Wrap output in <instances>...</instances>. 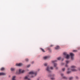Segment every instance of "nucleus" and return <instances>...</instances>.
<instances>
[{
    "label": "nucleus",
    "mask_w": 80,
    "mask_h": 80,
    "mask_svg": "<svg viewBox=\"0 0 80 80\" xmlns=\"http://www.w3.org/2000/svg\"><path fill=\"white\" fill-rule=\"evenodd\" d=\"M40 70V69H37V71H31L29 72V74L30 75H32L30 77V78H34V77H35L38 74V72H39Z\"/></svg>",
    "instance_id": "obj_1"
},
{
    "label": "nucleus",
    "mask_w": 80,
    "mask_h": 80,
    "mask_svg": "<svg viewBox=\"0 0 80 80\" xmlns=\"http://www.w3.org/2000/svg\"><path fill=\"white\" fill-rule=\"evenodd\" d=\"M63 54L64 55V58H65L66 59H69L70 58V55L67 53V52H64Z\"/></svg>",
    "instance_id": "obj_2"
},
{
    "label": "nucleus",
    "mask_w": 80,
    "mask_h": 80,
    "mask_svg": "<svg viewBox=\"0 0 80 80\" xmlns=\"http://www.w3.org/2000/svg\"><path fill=\"white\" fill-rule=\"evenodd\" d=\"M76 68V66L74 65H72L71 67V70L72 72H76L77 70L75 68Z\"/></svg>",
    "instance_id": "obj_3"
},
{
    "label": "nucleus",
    "mask_w": 80,
    "mask_h": 80,
    "mask_svg": "<svg viewBox=\"0 0 80 80\" xmlns=\"http://www.w3.org/2000/svg\"><path fill=\"white\" fill-rule=\"evenodd\" d=\"M45 70L46 71H47V72H48L49 73H51L52 72V71L50 70V67L49 66L47 67L46 68Z\"/></svg>",
    "instance_id": "obj_4"
},
{
    "label": "nucleus",
    "mask_w": 80,
    "mask_h": 80,
    "mask_svg": "<svg viewBox=\"0 0 80 80\" xmlns=\"http://www.w3.org/2000/svg\"><path fill=\"white\" fill-rule=\"evenodd\" d=\"M50 58V56H46L43 57V59L44 60H47L48 58Z\"/></svg>",
    "instance_id": "obj_5"
},
{
    "label": "nucleus",
    "mask_w": 80,
    "mask_h": 80,
    "mask_svg": "<svg viewBox=\"0 0 80 80\" xmlns=\"http://www.w3.org/2000/svg\"><path fill=\"white\" fill-rule=\"evenodd\" d=\"M70 55L71 56V58L72 60H73V56L75 55V54L72 52H71L70 53Z\"/></svg>",
    "instance_id": "obj_6"
},
{
    "label": "nucleus",
    "mask_w": 80,
    "mask_h": 80,
    "mask_svg": "<svg viewBox=\"0 0 80 80\" xmlns=\"http://www.w3.org/2000/svg\"><path fill=\"white\" fill-rule=\"evenodd\" d=\"M48 77H55V74H50L48 75Z\"/></svg>",
    "instance_id": "obj_7"
},
{
    "label": "nucleus",
    "mask_w": 80,
    "mask_h": 80,
    "mask_svg": "<svg viewBox=\"0 0 80 80\" xmlns=\"http://www.w3.org/2000/svg\"><path fill=\"white\" fill-rule=\"evenodd\" d=\"M68 71L67 72V73L68 74H69V73H71V71H70V68H68L67 69Z\"/></svg>",
    "instance_id": "obj_8"
},
{
    "label": "nucleus",
    "mask_w": 80,
    "mask_h": 80,
    "mask_svg": "<svg viewBox=\"0 0 80 80\" xmlns=\"http://www.w3.org/2000/svg\"><path fill=\"white\" fill-rule=\"evenodd\" d=\"M58 62V60H55L54 61H51V62L52 63H55V62Z\"/></svg>",
    "instance_id": "obj_9"
},
{
    "label": "nucleus",
    "mask_w": 80,
    "mask_h": 80,
    "mask_svg": "<svg viewBox=\"0 0 80 80\" xmlns=\"http://www.w3.org/2000/svg\"><path fill=\"white\" fill-rule=\"evenodd\" d=\"M6 73L3 72H0V75H5Z\"/></svg>",
    "instance_id": "obj_10"
},
{
    "label": "nucleus",
    "mask_w": 80,
    "mask_h": 80,
    "mask_svg": "<svg viewBox=\"0 0 80 80\" xmlns=\"http://www.w3.org/2000/svg\"><path fill=\"white\" fill-rule=\"evenodd\" d=\"M24 80H28V79H30V78H28V77H27V76H26L24 78Z\"/></svg>",
    "instance_id": "obj_11"
},
{
    "label": "nucleus",
    "mask_w": 80,
    "mask_h": 80,
    "mask_svg": "<svg viewBox=\"0 0 80 80\" xmlns=\"http://www.w3.org/2000/svg\"><path fill=\"white\" fill-rule=\"evenodd\" d=\"M25 73V70H22V69H20V73Z\"/></svg>",
    "instance_id": "obj_12"
},
{
    "label": "nucleus",
    "mask_w": 80,
    "mask_h": 80,
    "mask_svg": "<svg viewBox=\"0 0 80 80\" xmlns=\"http://www.w3.org/2000/svg\"><path fill=\"white\" fill-rule=\"evenodd\" d=\"M25 60L26 62H28L29 61V59L28 58H25Z\"/></svg>",
    "instance_id": "obj_13"
},
{
    "label": "nucleus",
    "mask_w": 80,
    "mask_h": 80,
    "mask_svg": "<svg viewBox=\"0 0 80 80\" xmlns=\"http://www.w3.org/2000/svg\"><path fill=\"white\" fill-rule=\"evenodd\" d=\"M60 48V46H57L56 47H55V49L56 50H58Z\"/></svg>",
    "instance_id": "obj_14"
},
{
    "label": "nucleus",
    "mask_w": 80,
    "mask_h": 80,
    "mask_svg": "<svg viewBox=\"0 0 80 80\" xmlns=\"http://www.w3.org/2000/svg\"><path fill=\"white\" fill-rule=\"evenodd\" d=\"M66 64H68V63H70V61L68 60H66Z\"/></svg>",
    "instance_id": "obj_15"
},
{
    "label": "nucleus",
    "mask_w": 80,
    "mask_h": 80,
    "mask_svg": "<svg viewBox=\"0 0 80 80\" xmlns=\"http://www.w3.org/2000/svg\"><path fill=\"white\" fill-rule=\"evenodd\" d=\"M54 65V67L55 68V67H57V63H53Z\"/></svg>",
    "instance_id": "obj_16"
},
{
    "label": "nucleus",
    "mask_w": 80,
    "mask_h": 80,
    "mask_svg": "<svg viewBox=\"0 0 80 80\" xmlns=\"http://www.w3.org/2000/svg\"><path fill=\"white\" fill-rule=\"evenodd\" d=\"M31 66V64H28V65H27V68H30V67Z\"/></svg>",
    "instance_id": "obj_17"
},
{
    "label": "nucleus",
    "mask_w": 80,
    "mask_h": 80,
    "mask_svg": "<svg viewBox=\"0 0 80 80\" xmlns=\"http://www.w3.org/2000/svg\"><path fill=\"white\" fill-rule=\"evenodd\" d=\"M62 78H63V79H64L65 80H67V77L65 76H63Z\"/></svg>",
    "instance_id": "obj_18"
},
{
    "label": "nucleus",
    "mask_w": 80,
    "mask_h": 80,
    "mask_svg": "<svg viewBox=\"0 0 80 80\" xmlns=\"http://www.w3.org/2000/svg\"><path fill=\"white\" fill-rule=\"evenodd\" d=\"M16 66H18V67H20V63H19V64H18V63H17L16 64Z\"/></svg>",
    "instance_id": "obj_19"
},
{
    "label": "nucleus",
    "mask_w": 80,
    "mask_h": 80,
    "mask_svg": "<svg viewBox=\"0 0 80 80\" xmlns=\"http://www.w3.org/2000/svg\"><path fill=\"white\" fill-rule=\"evenodd\" d=\"M11 71H15V68H11Z\"/></svg>",
    "instance_id": "obj_20"
},
{
    "label": "nucleus",
    "mask_w": 80,
    "mask_h": 80,
    "mask_svg": "<svg viewBox=\"0 0 80 80\" xmlns=\"http://www.w3.org/2000/svg\"><path fill=\"white\" fill-rule=\"evenodd\" d=\"M15 77H16V76H14L12 77V80H15Z\"/></svg>",
    "instance_id": "obj_21"
},
{
    "label": "nucleus",
    "mask_w": 80,
    "mask_h": 80,
    "mask_svg": "<svg viewBox=\"0 0 80 80\" xmlns=\"http://www.w3.org/2000/svg\"><path fill=\"white\" fill-rule=\"evenodd\" d=\"M60 75L61 76V77L62 78L64 76V74L63 73H61L60 74Z\"/></svg>",
    "instance_id": "obj_22"
},
{
    "label": "nucleus",
    "mask_w": 80,
    "mask_h": 80,
    "mask_svg": "<svg viewBox=\"0 0 80 80\" xmlns=\"http://www.w3.org/2000/svg\"><path fill=\"white\" fill-rule=\"evenodd\" d=\"M62 70L63 72H65V68H62Z\"/></svg>",
    "instance_id": "obj_23"
},
{
    "label": "nucleus",
    "mask_w": 80,
    "mask_h": 80,
    "mask_svg": "<svg viewBox=\"0 0 80 80\" xmlns=\"http://www.w3.org/2000/svg\"><path fill=\"white\" fill-rule=\"evenodd\" d=\"M73 78V77H70L69 78V80H72Z\"/></svg>",
    "instance_id": "obj_24"
},
{
    "label": "nucleus",
    "mask_w": 80,
    "mask_h": 80,
    "mask_svg": "<svg viewBox=\"0 0 80 80\" xmlns=\"http://www.w3.org/2000/svg\"><path fill=\"white\" fill-rule=\"evenodd\" d=\"M5 70V68H2L0 69V70L1 71H2V70Z\"/></svg>",
    "instance_id": "obj_25"
},
{
    "label": "nucleus",
    "mask_w": 80,
    "mask_h": 80,
    "mask_svg": "<svg viewBox=\"0 0 80 80\" xmlns=\"http://www.w3.org/2000/svg\"><path fill=\"white\" fill-rule=\"evenodd\" d=\"M44 66H45L46 67H47V65H48V63H45L44 64Z\"/></svg>",
    "instance_id": "obj_26"
},
{
    "label": "nucleus",
    "mask_w": 80,
    "mask_h": 80,
    "mask_svg": "<svg viewBox=\"0 0 80 80\" xmlns=\"http://www.w3.org/2000/svg\"><path fill=\"white\" fill-rule=\"evenodd\" d=\"M61 58V57H59L57 58V60H60Z\"/></svg>",
    "instance_id": "obj_27"
},
{
    "label": "nucleus",
    "mask_w": 80,
    "mask_h": 80,
    "mask_svg": "<svg viewBox=\"0 0 80 80\" xmlns=\"http://www.w3.org/2000/svg\"><path fill=\"white\" fill-rule=\"evenodd\" d=\"M41 50H42V52H45V50H44V49H43L42 48H40Z\"/></svg>",
    "instance_id": "obj_28"
},
{
    "label": "nucleus",
    "mask_w": 80,
    "mask_h": 80,
    "mask_svg": "<svg viewBox=\"0 0 80 80\" xmlns=\"http://www.w3.org/2000/svg\"><path fill=\"white\" fill-rule=\"evenodd\" d=\"M72 52H77V50H73L72 51Z\"/></svg>",
    "instance_id": "obj_29"
},
{
    "label": "nucleus",
    "mask_w": 80,
    "mask_h": 80,
    "mask_svg": "<svg viewBox=\"0 0 80 80\" xmlns=\"http://www.w3.org/2000/svg\"><path fill=\"white\" fill-rule=\"evenodd\" d=\"M53 70V67H50V70Z\"/></svg>",
    "instance_id": "obj_30"
},
{
    "label": "nucleus",
    "mask_w": 80,
    "mask_h": 80,
    "mask_svg": "<svg viewBox=\"0 0 80 80\" xmlns=\"http://www.w3.org/2000/svg\"><path fill=\"white\" fill-rule=\"evenodd\" d=\"M18 74H20V69H19L18 70Z\"/></svg>",
    "instance_id": "obj_31"
},
{
    "label": "nucleus",
    "mask_w": 80,
    "mask_h": 80,
    "mask_svg": "<svg viewBox=\"0 0 80 80\" xmlns=\"http://www.w3.org/2000/svg\"><path fill=\"white\" fill-rule=\"evenodd\" d=\"M51 80H55V78H51Z\"/></svg>",
    "instance_id": "obj_32"
},
{
    "label": "nucleus",
    "mask_w": 80,
    "mask_h": 80,
    "mask_svg": "<svg viewBox=\"0 0 80 80\" xmlns=\"http://www.w3.org/2000/svg\"><path fill=\"white\" fill-rule=\"evenodd\" d=\"M65 67H67V68L68 67V64H66L65 65Z\"/></svg>",
    "instance_id": "obj_33"
},
{
    "label": "nucleus",
    "mask_w": 80,
    "mask_h": 80,
    "mask_svg": "<svg viewBox=\"0 0 80 80\" xmlns=\"http://www.w3.org/2000/svg\"><path fill=\"white\" fill-rule=\"evenodd\" d=\"M61 66H62V65H64V63L63 62H62L61 64Z\"/></svg>",
    "instance_id": "obj_34"
},
{
    "label": "nucleus",
    "mask_w": 80,
    "mask_h": 80,
    "mask_svg": "<svg viewBox=\"0 0 80 80\" xmlns=\"http://www.w3.org/2000/svg\"><path fill=\"white\" fill-rule=\"evenodd\" d=\"M23 63H20V66H23Z\"/></svg>",
    "instance_id": "obj_35"
},
{
    "label": "nucleus",
    "mask_w": 80,
    "mask_h": 80,
    "mask_svg": "<svg viewBox=\"0 0 80 80\" xmlns=\"http://www.w3.org/2000/svg\"><path fill=\"white\" fill-rule=\"evenodd\" d=\"M56 70H58V67H56Z\"/></svg>",
    "instance_id": "obj_36"
},
{
    "label": "nucleus",
    "mask_w": 80,
    "mask_h": 80,
    "mask_svg": "<svg viewBox=\"0 0 80 80\" xmlns=\"http://www.w3.org/2000/svg\"><path fill=\"white\" fill-rule=\"evenodd\" d=\"M76 79H78V76H76Z\"/></svg>",
    "instance_id": "obj_37"
},
{
    "label": "nucleus",
    "mask_w": 80,
    "mask_h": 80,
    "mask_svg": "<svg viewBox=\"0 0 80 80\" xmlns=\"http://www.w3.org/2000/svg\"><path fill=\"white\" fill-rule=\"evenodd\" d=\"M78 69L79 70H80V68H79Z\"/></svg>",
    "instance_id": "obj_38"
},
{
    "label": "nucleus",
    "mask_w": 80,
    "mask_h": 80,
    "mask_svg": "<svg viewBox=\"0 0 80 80\" xmlns=\"http://www.w3.org/2000/svg\"><path fill=\"white\" fill-rule=\"evenodd\" d=\"M53 45H51V47H53Z\"/></svg>",
    "instance_id": "obj_39"
},
{
    "label": "nucleus",
    "mask_w": 80,
    "mask_h": 80,
    "mask_svg": "<svg viewBox=\"0 0 80 80\" xmlns=\"http://www.w3.org/2000/svg\"><path fill=\"white\" fill-rule=\"evenodd\" d=\"M34 63V62H32V64H33V63Z\"/></svg>",
    "instance_id": "obj_40"
},
{
    "label": "nucleus",
    "mask_w": 80,
    "mask_h": 80,
    "mask_svg": "<svg viewBox=\"0 0 80 80\" xmlns=\"http://www.w3.org/2000/svg\"><path fill=\"white\" fill-rule=\"evenodd\" d=\"M40 79H39V78H38L37 79V80H39Z\"/></svg>",
    "instance_id": "obj_41"
}]
</instances>
